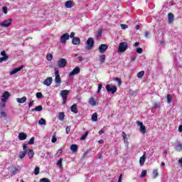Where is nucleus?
<instances>
[{"label": "nucleus", "mask_w": 182, "mask_h": 182, "mask_svg": "<svg viewBox=\"0 0 182 182\" xmlns=\"http://www.w3.org/2000/svg\"><path fill=\"white\" fill-rule=\"evenodd\" d=\"M129 49V44L127 42H122L120 43L119 46H118V52L119 53H123L126 52Z\"/></svg>", "instance_id": "obj_1"}, {"label": "nucleus", "mask_w": 182, "mask_h": 182, "mask_svg": "<svg viewBox=\"0 0 182 182\" xmlns=\"http://www.w3.org/2000/svg\"><path fill=\"white\" fill-rule=\"evenodd\" d=\"M68 95H69V90H62L60 92V95L62 97L63 99V102H62V105H66V100L68 99Z\"/></svg>", "instance_id": "obj_2"}, {"label": "nucleus", "mask_w": 182, "mask_h": 182, "mask_svg": "<svg viewBox=\"0 0 182 182\" xmlns=\"http://www.w3.org/2000/svg\"><path fill=\"white\" fill-rule=\"evenodd\" d=\"M106 90L108 92V93L114 94L117 92V87L116 85L112 87L110 84H108L106 85Z\"/></svg>", "instance_id": "obj_3"}, {"label": "nucleus", "mask_w": 182, "mask_h": 182, "mask_svg": "<svg viewBox=\"0 0 182 182\" xmlns=\"http://www.w3.org/2000/svg\"><path fill=\"white\" fill-rule=\"evenodd\" d=\"M95 46V41L93 40V38H89L87 41V46L85 47V49H87L88 50L92 49L93 46Z\"/></svg>", "instance_id": "obj_4"}, {"label": "nucleus", "mask_w": 182, "mask_h": 182, "mask_svg": "<svg viewBox=\"0 0 182 182\" xmlns=\"http://www.w3.org/2000/svg\"><path fill=\"white\" fill-rule=\"evenodd\" d=\"M70 35L68 33L63 34L60 37V42L63 45H66V41H69Z\"/></svg>", "instance_id": "obj_5"}, {"label": "nucleus", "mask_w": 182, "mask_h": 182, "mask_svg": "<svg viewBox=\"0 0 182 182\" xmlns=\"http://www.w3.org/2000/svg\"><path fill=\"white\" fill-rule=\"evenodd\" d=\"M136 124H138V126H139L140 132L141 133V134H146V133L147 132L146 131V126H144V124H143V122H141L140 121H136Z\"/></svg>", "instance_id": "obj_6"}, {"label": "nucleus", "mask_w": 182, "mask_h": 182, "mask_svg": "<svg viewBox=\"0 0 182 182\" xmlns=\"http://www.w3.org/2000/svg\"><path fill=\"white\" fill-rule=\"evenodd\" d=\"M66 65H68V60H66V59H65V58H60L58 61V68H65V66H66Z\"/></svg>", "instance_id": "obj_7"}, {"label": "nucleus", "mask_w": 182, "mask_h": 182, "mask_svg": "<svg viewBox=\"0 0 182 182\" xmlns=\"http://www.w3.org/2000/svg\"><path fill=\"white\" fill-rule=\"evenodd\" d=\"M10 96H11V93H9V92L8 91L4 92L1 96V102H8V99H9Z\"/></svg>", "instance_id": "obj_8"}, {"label": "nucleus", "mask_w": 182, "mask_h": 182, "mask_svg": "<svg viewBox=\"0 0 182 182\" xmlns=\"http://www.w3.org/2000/svg\"><path fill=\"white\" fill-rule=\"evenodd\" d=\"M12 23V19L9 18L7 20H5L2 23H1V26H3V28H8L9 26Z\"/></svg>", "instance_id": "obj_9"}, {"label": "nucleus", "mask_w": 182, "mask_h": 182, "mask_svg": "<svg viewBox=\"0 0 182 182\" xmlns=\"http://www.w3.org/2000/svg\"><path fill=\"white\" fill-rule=\"evenodd\" d=\"M107 48H109L107 44H101L99 46L100 53H105L107 50Z\"/></svg>", "instance_id": "obj_10"}, {"label": "nucleus", "mask_w": 182, "mask_h": 182, "mask_svg": "<svg viewBox=\"0 0 182 182\" xmlns=\"http://www.w3.org/2000/svg\"><path fill=\"white\" fill-rule=\"evenodd\" d=\"M1 55L3 57L0 58V63L4 62L5 60H8V59L9 58V56H8V55H6V53L5 52V50H3L1 52Z\"/></svg>", "instance_id": "obj_11"}, {"label": "nucleus", "mask_w": 182, "mask_h": 182, "mask_svg": "<svg viewBox=\"0 0 182 182\" xmlns=\"http://www.w3.org/2000/svg\"><path fill=\"white\" fill-rule=\"evenodd\" d=\"M80 73V68L76 67L71 71L69 74V76H75Z\"/></svg>", "instance_id": "obj_12"}, {"label": "nucleus", "mask_w": 182, "mask_h": 182, "mask_svg": "<svg viewBox=\"0 0 182 182\" xmlns=\"http://www.w3.org/2000/svg\"><path fill=\"white\" fill-rule=\"evenodd\" d=\"M52 82H53V79L51 77H48L44 80L43 84L46 86H50L52 85Z\"/></svg>", "instance_id": "obj_13"}, {"label": "nucleus", "mask_w": 182, "mask_h": 182, "mask_svg": "<svg viewBox=\"0 0 182 182\" xmlns=\"http://www.w3.org/2000/svg\"><path fill=\"white\" fill-rule=\"evenodd\" d=\"M22 69H23V66L14 68L13 70L10 72V75H15V73H18V72H21Z\"/></svg>", "instance_id": "obj_14"}, {"label": "nucleus", "mask_w": 182, "mask_h": 182, "mask_svg": "<svg viewBox=\"0 0 182 182\" xmlns=\"http://www.w3.org/2000/svg\"><path fill=\"white\" fill-rule=\"evenodd\" d=\"M26 137H28V135L25 132H21L18 134V139L21 141L26 140Z\"/></svg>", "instance_id": "obj_15"}, {"label": "nucleus", "mask_w": 182, "mask_h": 182, "mask_svg": "<svg viewBox=\"0 0 182 182\" xmlns=\"http://www.w3.org/2000/svg\"><path fill=\"white\" fill-rule=\"evenodd\" d=\"M70 110L73 113H75V114H77V113L79 112V111L77 110V105H73L70 107Z\"/></svg>", "instance_id": "obj_16"}, {"label": "nucleus", "mask_w": 182, "mask_h": 182, "mask_svg": "<svg viewBox=\"0 0 182 182\" xmlns=\"http://www.w3.org/2000/svg\"><path fill=\"white\" fill-rule=\"evenodd\" d=\"M73 45H80V38L79 37H75L72 40Z\"/></svg>", "instance_id": "obj_17"}, {"label": "nucleus", "mask_w": 182, "mask_h": 182, "mask_svg": "<svg viewBox=\"0 0 182 182\" xmlns=\"http://www.w3.org/2000/svg\"><path fill=\"white\" fill-rule=\"evenodd\" d=\"M174 21V14L173 13L168 14V23H171Z\"/></svg>", "instance_id": "obj_18"}, {"label": "nucleus", "mask_w": 182, "mask_h": 182, "mask_svg": "<svg viewBox=\"0 0 182 182\" xmlns=\"http://www.w3.org/2000/svg\"><path fill=\"white\" fill-rule=\"evenodd\" d=\"M65 8L70 9L73 7V4L72 3V1L68 0L65 2Z\"/></svg>", "instance_id": "obj_19"}, {"label": "nucleus", "mask_w": 182, "mask_h": 182, "mask_svg": "<svg viewBox=\"0 0 182 182\" xmlns=\"http://www.w3.org/2000/svg\"><path fill=\"white\" fill-rule=\"evenodd\" d=\"M42 110H43L42 105H38L34 109H32L31 112H42Z\"/></svg>", "instance_id": "obj_20"}, {"label": "nucleus", "mask_w": 182, "mask_h": 182, "mask_svg": "<svg viewBox=\"0 0 182 182\" xmlns=\"http://www.w3.org/2000/svg\"><path fill=\"white\" fill-rule=\"evenodd\" d=\"M70 150L73 151V153H76L77 151V144H72L70 146Z\"/></svg>", "instance_id": "obj_21"}, {"label": "nucleus", "mask_w": 182, "mask_h": 182, "mask_svg": "<svg viewBox=\"0 0 182 182\" xmlns=\"http://www.w3.org/2000/svg\"><path fill=\"white\" fill-rule=\"evenodd\" d=\"M159 177V170L154 169L152 171V178H157Z\"/></svg>", "instance_id": "obj_22"}, {"label": "nucleus", "mask_w": 182, "mask_h": 182, "mask_svg": "<svg viewBox=\"0 0 182 182\" xmlns=\"http://www.w3.org/2000/svg\"><path fill=\"white\" fill-rule=\"evenodd\" d=\"M18 170L19 169H18V168L13 166L11 168V176H15L18 173Z\"/></svg>", "instance_id": "obj_23"}, {"label": "nucleus", "mask_w": 182, "mask_h": 182, "mask_svg": "<svg viewBox=\"0 0 182 182\" xmlns=\"http://www.w3.org/2000/svg\"><path fill=\"white\" fill-rule=\"evenodd\" d=\"M145 161H146V155L144 154L142 156L140 157V159H139L140 165L143 166V164H144Z\"/></svg>", "instance_id": "obj_24"}, {"label": "nucleus", "mask_w": 182, "mask_h": 182, "mask_svg": "<svg viewBox=\"0 0 182 182\" xmlns=\"http://www.w3.org/2000/svg\"><path fill=\"white\" fill-rule=\"evenodd\" d=\"M16 102L18 103H25V102H26V97H23L22 98H16Z\"/></svg>", "instance_id": "obj_25"}, {"label": "nucleus", "mask_w": 182, "mask_h": 182, "mask_svg": "<svg viewBox=\"0 0 182 182\" xmlns=\"http://www.w3.org/2000/svg\"><path fill=\"white\" fill-rule=\"evenodd\" d=\"M88 103L91 105V106H95L96 105V100L95 98L91 97L90 98Z\"/></svg>", "instance_id": "obj_26"}, {"label": "nucleus", "mask_w": 182, "mask_h": 182, "mask_svg": "<svg viewBox=\"0 0 182 182\" xmlns=\"http://www.w3.org/2000/svg\"><path fill=\"white\" fill-rule=\"evenodd\" d=\"M58 119L61 120V122H63V120H65V112H59Z\"/></svg>", "instance_id": "obj_27"}, {"label": "nucleus", "mask_w": 182, "mask_h": 182, "mask_svg": "<svg viewBox=\"0 0 182 182\" xmlns=\"http://www.w3.org/2000/svg\"><path fill=\"white\" fill-rule=\"evenodd\" d=\"M28 156L29 159H32L33 157V156H35V152H33V150L28 149Z\"/></svg>", "instance_id": "obj_28"}, {"label": "nucleus", "mask_w": 182, "mask_h": 182, "mask_svg": "<svg viewBox=\"0 0 182 182\" xmlns=\"http://www.w3.org/2000/svg\"><path fill=\"white\" fill-rule=\"evenodd\" d=\"M122 137L124 139V143L128 144L129 141H127V134H126L124 132H122Z\"/></svg>", "instance_id": "obj_29"}, {"label": "nucleus", "mask_w": 182, "mask_h": 182, "mask_svg": "<svg viewBox=\"0 0 182 182\" xmlns=\"http://www.w3.org/2000/svg\"><path fill=\"white\" fill-rule=\"evenodd\" d=\"M91 120L92 122H97V113L95 112L94 114H92Z\"/></svg>", "instance_id": "obj_30"}, {"label": "nucleus", "mask_w": 182, "mask_h": 182, "mask_svg": "<svg viewBox=\"0 0 182 182\" xmlns=\"http://www.w3.org/2000/svg\"><path fill=\"white\" fill-rule=\"evenodd\" d=\"M27 154H28V152H26V151H23L20 152V154L18 156L19 159L25 158V156H26Z\"/></svg>", "instance_id": "obj_31"}, {"label": "nucleus", "mask_w": 182, "mask_h": 182, "mask_svg": "<svg viewBox=\"0 0 182 182\" xmlns=\"http://www.w3.org/2000/svg\"><path fill=\"white\" fill-rule=\"evenodd\" d=\"M105 60H106V55H102L100 56V63H105Z\"/></svg>", "instance_id": "obj_32"}, {"label": "nucleus", "mask_w": 182, "mask_h": 182, "mask_svg": "<svg viewBox=\"0 0 182 182\" xmlns=\"http://www.w3.org/2000/svg\"><path fill=\"white\" fill-rule=\"evenodd\" d=\"M175 149L176 150V151H181L182 150V144L178 143L176 147H175Z\"/></svg>", "instance_id": "obj_33"}, {"label": "nucleus", "mask_w": 182, "mask_h": 182, "mask_svg": "<svg viewBox=\"0 0 182 182\" xmlns=\"http://www.w3.org/2000/svg\"><path fill=\"white\" fill-rule=\"evenodd\" d=\"M55 83L60 85V83L62 82V80L60 79V75L55 77Z\"/></svg>", "instance_id": "obj_34"}, {"label": "nucleus", "mask_w": 182, "mask_h": 182, "mask_svg": "<svg viewBox=\"0 0 182 182\" xmlns=\"http://www.w3.org/2000/svg\"><path fill=\"white\" fill-rule=\"evenodd\" d=\"M166 99H167V103L170 104V103H171V99H173V96L170 94H168Z\"/></svg>", "instance_id": "obj_35"}, {"label": "nucleus", "mask_w": 182, "mask_h": 182, "mask_svg": "<svg viewBox=\"0 0 182 182\" xmlns=\"http://www.w3.org/2000/svg\"><path fill=\"white\" fill-rule=\"evenodd\" d=\"M143 76H144V71H140L137 73V77H139V79H141Z\"/></svg>", "instance_id": "obj_36"}, {"label": "nucleus", "mask_w": 182, "mask_h": 182, "mask_svg": "<svg viewBox=\"0 0 182 182\" xmlns=\"http://www.w3.org/2000/svg\"><path fill=\"white\" fill-rule=\"evenodd\" d=\"M89 135V132H86L80 138L81 141H83L86 139V137H87V136Z\"/></svg>", "instance_id": "obj_37"}, {"label": "nucleus", "mask_w": 182, "mask_h": 182, "mask_svg": "<svg viewBox=\"0 0 182 182\" xmlns=\"http://www.w3.org/2000/svg\"><path fill=\"white\" fill-rule=\"evenodd\" d=\"M146 176H147V171L143 170L141 173V178H144Z\"/></svg>", "instance_id": "obj_38"}, {"label": "nucleus", "mask_w": 182, "mask_h": 182, "mask_svg": "<svg viewBox=\"0 0 182 182\" xmlns=\"http://www.w3.org/2000/svg\"><path fill=\"white\" fill-rule=\"evenodd\" d=\"M38 123L40 124H46V119H43V118H41L40 120L38 121Z\"/></svg>", "instance_id": "obj_39"}, {"label": "nucleus", "mask_w": 182, "mask_h": 182, "mask_svg": "<svg viewBox=\"0 0 182 182\" xmlns=\"http://www.w3.org/2000/svg\"><path fill=\"white\" fill-rule=\"evenodd\" d=\"M4 117H6V113L5 112V111H1L0 112V118L4 119Z\"/></svg>", "instance_id": "obj_40"}, {"label": "nucleus", "mask_w": 182, "mask_h": 182, "mask_svg": "<svg viewBox=\"0 0 182 182\" xmlns=\"http://www.w3.org/2000/svg\"><path fill=\"white\" fill-rule=\"evenodd\" d=\"M47 60H52V59H53V55H52L51 53H49L46 56Z\"/></svg>", "instance_id": "obj_41"}, {"label": "nucleus", "mask_w": 182, "mask_h": 182, "mask_svg": "<svg viewBox=\"0 0 182 182\" xmlns=\"http://www.w3.org/2000/svg\"><path fill=\"white\" fill-rule=\"evenodd\" d=\"M62 161H63V159L61 158L57 161V166H58L60 168L62 167Z\"/></svg>", "instance_id": "obj_42"}, {"label": "nucleus", "mask_w": 182, "mask_h": 182, "mask_svg": "<svg viewBox=\"0 0 182 182\" xmlns=\"http://www.w3.org/2000/svg\"><path fill=\"white\" fill-rule=\"evenodd\" d=\"M39 171H40V168L39 167H36L35 169H34L35 176H38V174H39Z\"/></svg>", "instance_id": "obj_43"}, {"label": "nucleus", "mask_w": 182, "mask_h": 182, "mask_svg": "<svg viewBox=\"0 0 182 182\" xmlns=\"http://www.w3.org/2000/svg\"><path fill=\"white\" fill-rule=\"evenodd\" d=\"M35 143V137H31L28 142V144H34Z\"/></svg>", "instance_id": "obj_44"}, {"label": "nucleus", "mask_w": 182, "mask_h": 182, "mask_svg": "<svg viewBox=\"0 0 182 182\" xmlns=\"http://www.w3.org/2000/svg\"><path fill=\"white\" fill-rule=\"evenodd\" d=\"M36 96L37 99H42V97H43L42 92H37L36 94Z\"/></svg>", "instance_id": "obj_45"}, {"label": "nucleus", "mask_w": 182, "mask_h": 182, "mask_svg": "<svg viewBox=\"0 0 182 182\" xmlns=\"http://www.w3.org/2000/svg\"><path fill=\"white\" fill-rule=\"evenodd\" d=\"M23 151H26V153H28V144H24L23 145Z\"/></svg>", "instance_id": "obj_46"}, {"label": "nucleus", "mask_w": 182, "mask_h": 182, "mask_svg": "<svg viewBox=\"0 0 182 182\" xmlns=\"http://www.w3.org/2000/svg\"><path fill=\"white\" fill-rule=\"evenodd\" d=\"M51 141L52 143H56V141H58V138H56V135H53L52 136Z\"/></svg>", "instance_id": "obj_47"}, {"label": "nucleus", "mask_w": 182, "mask_h": 182, "mask_svg": "<svg viewBox=\"0 0 182 182\" xmlns=\"http://www.w3.org/2000/svg\"><path fill=\"white\" fill-rule=\"evenodd\" d=\"M40 182H50V180L48 178H43L40 180Z\"/></svg>", "instance_id": "obj_48"}, {"label": "nucleus", "mask_w": 182, "mask_h": 182, "mask_svg": "<svg viewBox=\"0 0 182 182\" xmlns=\"http://www.w3.org/2000/svg\"><path fill=\"white\" fill-rule=\"evenodd\" d=\"M2 11H3L4 14L5 15H6V14H8V7H6V6H3Z\"/></svg>", "instance_id": "obj_49"}, {"label": "nucleus", "mask_w": 182, "mask_h": 182, "mask_svg": "<svg viewBox=\"0 0 182 182\" xmlns=\"http://www.w3.org/2000/svg\"><path fill=\"white\" fill-rule=\"evenodd\" d=\"M154 109H159V107H160V102H155L154 104Z\"/></svg>", "instance_id": "obj_50"}, {"label": "nucleus", "mask_w": 182, "mask_h": 182, "mask_svg": "<svg viewBox=\"0 0 182 182\" xmlns=\"http://www.w3.org/2000/svg\"><path fill=\"white\" fill-rule=\"evenodd\" d=\"M114 80H115V82H118V85H122V80H120V78H119V77H115L114 78Z\"/></svg>", "instance_id": "obj_51"}, {"label": "nucleus", "mask_w": 182, "mask_h": 182, "mask_svg": "<svg viewBox=\"0 0 182 182\" xmlns=\"http://www.w3.org/2000/svg\"><path fill=\"white\" fill-rule=\"evenodd\" d=\"M89 151H90V150H87L85 151V152L83 154L82 159H85L86 157V156H87V154H89Z\"/></svg>", "instance_id": "obj_52"}, {"label": "nucleus", "mask_w": 182, "mask_h": 182, "mask_svg": "<svg viewBox=\"0 0 182 182\" xmlns=\"http://www.w3.org/2000/svg\"><path fill=\"white\" fill-rule=\"evenodd\" d=\"M102 87H103V85L102 84H99L98 85L97 93H100V90H102Z\"/></svg>", "instance_id": "obj_53"}, {"label": "nucleus", "mask_w": 182, "mask_h": 182, "mask_svg": "<svg viewBox=\"0 0 182 182\" xmlns=\"http://www.w3.org/2000/svg\"><path fill=\"white\" fill-rule=\"evenodd\" d=\"M121 28L122 29H127V28H129V26H127V24H121Z\"/></svg>", "instance_id": "obj_54"}, {"label": "nucleus", "mask_w": 182, "mask_h": 182, "mask_svg": "<svg viewBox=\"0 0 182 182\" xmlns=\"http://www.w3.org/2000/svg\"><path fill=\"white\" fill-rule=\"evenodd\" d=\"M137 53H143V49L141 48H136Z\"/></svg>", "instance_id": "obj_55"}, {"label": "nucleus", "mask_w": 182, "mask_h": 182, "mask_svg": "<svg viewBox=\"0 0 182 182\" xmlns=\"http://www.w3.org/2000/svg\"><path fill=\"white\" fill-rule=\"evenodd\" d=\"M65 130H66L67 134H69V133L70 132V127H67L65 128Z\"/></svg>", "instance_id": "obj_56"}, {"label": "nucleus", "mask_w": 182, "mask_h": 182, "mask_svg": "<svg viewBox=\"0 0 182 182\" xmlns=\"http://www.w3.org/2000/svg\"><path fill=\"white\" fill-rule=\"evenodd\" d=\"M34 105V101H31L28 103V107H32V106Z\"/></svg>", "instance_id": "obj_57"}, {"label": "nucleus", "mask_w": 182, "mask_h": 182, "mask_svg": "<svg viewBox=\"0 0 182 182\" xmlns=\"http://www.w3.org/2000/svg\"><path fill=\"white\" fill-rule=\"evenodd\" d=\"M55 77L60 76V75H59V70H55Z\"/></svg>", "instance_id": "obj_58"}, {"label": "nucleus", "mask_w": 182, "mask_h": 182, "mask_svg": "<svg viewBox=\"0 0 182 182\" xmlns=\"http://www.w3.org/2000/svg\"><path fill=\"white\" fill-rule=\"evenodd\" d=\"M122 178H123V175H120L118 178V182H122Z\"/></svg>", "instance_id": "obj_59"}, {"label": "nucleus", "mask_w": 182, "mask_h": 182, "mask_svg": "<svg viewBox=\"0 0 182 182\" xmlns=\"http://www.w3.org/2000/svg\"><path fill=\"white\" fill-rule=\"evenodd\" d=\"M6 102H1V104H0V107H5V106H6V105L5 104Z\"/></svg>", "instance_id": "obj_60"}, {"label": "nucleus", "mask_w": 182, "mask_h": 182, "mask_svg": "<svg viewBox=\"0 0 182 182\" xmlns=\"http://www.w3.org/2000/svg\"><path fill=\"white\" fill-rule=\"evenodd\" d=\"M70 38H75V32H72L70 35Z\"/></svg>", "instance_id": "obj_61"}, {"label": "nucleus", "mask_w": 182, "mask_h": 182, "mask_svg": "<svg viewBox=\"0 0 182 182\" xmlns=\"http://www.w3.org/2000/svg\"><path fill=\"white\" fill-rule=\"evenodd\" d=\"M99 36H102V31H99V32L97 33V37L99 38Z\"/></svg>", "instance_id": "obj_62"}, {"label": "nucleus", "mask_w": 182, "mask_h": 182, "mask_svg": "<svg viewBox=\"0 0 182 182\" xmlns=\"http://www.w3.org/2000/svg\"><path fill=\"white\" fill-rule=\"evenodd\" d=\"M179 164H181V167H182V157L178 160Z\"/></svg>", "instance_id": "obj_63"}, {"label": "nucleus", "mask_w": 182, "mask_h": 182, "mask_svg": "<svg viewBox=\"0 0 182 182\" xmlns=\"http://www.w3.org/2000/svg\"><path fill=\"white\" fill-rule=\"evenodd\" d=\"M178 132H182V125H180L178 127Z\"/></svg>", "instance_id": "obj_64"}]
</instances>
